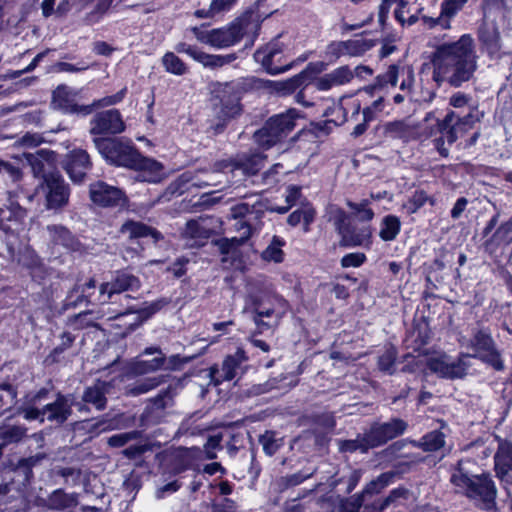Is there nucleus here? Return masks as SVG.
<instances>
[{"label":"nucleus","instance_id":"f8f14e48","mask_svg":"<svg viewBox=\"0 0 512 512\" xmlns=\"http://www.w3.org/2000/svg\"><path fill=\"white\" fill-rule=\"evenodd\" d=\"M141 282L135 275L118 270L114 273L110 281L104 282L99 287V301L112 302L114 296L127 291H136L140 288Z\"/></svg>","mask_w":512,"mask_h":512},{"label":"nucleus","instance_id":"69168bd1","mask_svg":"<svg viewBox=\"0 0 512 512\" xmlns=\"http://www.w3.org/2000/svg\"><path fill=\"white\" fill-rule=\"evenodd\" d=\"M366 255L361 252H353L344 255L341 259L343 268L360 267L366 261Z\"/></svg>","mask_w":512,"mask_h":512},{"label":"nucleus","instance_id":"c9c22d12","mask_svg":"<svg viewBox=\"0 0 512 512\" xmlns=\"http://www.w3.org/2000/svg\"><path fill=\"white\" fill-rule=\"evenodd\" d=\"M27 436V428L23 425H5L0 427V441L2 446L18 444Z\"/></svg>","mask_w":512,"mask_h":512},{"label":"nucleus","instance_id":"3c124183","mask_svg":"<svg viewBox=\"0 0 512 512\" xmlns=\"http://www.w3.org/2000/svg\"><path fill=\"white\" fill-rule=\"evenodd\" d=\"M397 359V350L394 347L387 348L383 354L378 357V368L387 374L395 372V363Z\"/></svg>","mask_w":512,"mask_h":512},{"label":"nucleus","instance_id":"e433bc0d","mask_svg":"<svg viewBox=\"0 0 512 512\" xmlns=\"http://www.w3.org/2000/svg\"><path fill=\"white\" fill-rule=\"evenodd\" d=\"M166 376L165 375H159L154 377H149L142 379L140 381H137L136 383L130 385L127 387V394L130 396H139L141 394H145L159 385L165 383Z\"/></svg>","mask_w":512,"mask_h":512},{"label":"nucleus","instance_id":"f704fd0d","mask_svg":"<svg viewBox=\"0 0 512 512\" xmlns=\"http://www.w3.org/2000/svg\"><path fill=\"white\" fill-rule=\"evenodd\" d=\"M401 231L400 219L395 215H386L380 223L379 237L385 242L393 241Z\"/></svg>","mask_w":512,"mask_h":512},{"label":"nucleus","instance_id":"412c9836","mask_svg":"<svg viewBox=\"0 0 512 512\" xmlns=\"http://www.w3.org/2000/svg\"><path fill=\"white\" fill-rule=\"evenodd\" d=\"M373 243V228L370 225L357 226L350 224L340 236L339 245L341 247L370 248Z\"/></svg>","mask_w":512,"mask_h":512},{"label":"nucleus","instance_id":"680f3d73","mask_svg":"<svg viewBox=\"0 0 512 512\" xmlns=\"http://www.w3.org/2000/svg\"><path fill=\"white\" fill-rule=\"evenodd\" d=\"M259 441L262 444L264 452L269 456L274 455L281 446V443L275 438L273 432H266L260 437Z\"/></svg>","mask_w":512,"mask_h":512},{"label":"nucleus","instance_id":"2f4dec72","mask_svg":"<svg viewBox=\"0 0 512 512\" xmlns=\"http://www.w3.org/2000/svg\"><path fill=\"white\" fill-rule=\"evenodd\" d=\"M409 490L404 487H397L390 491L383 500L374 502L371 506H365L364 512H383L390 505H398L401 500L409 498Z\"/></svg>","mask_w":512,"mask_h":512},{"label":"nucleus","instance_id":"37998d69","mask_svg":"<svg viewBox=\"0 0 512 512\" xmlns=\"http://www.w3.org/2000/svg\"><path fill=\"white\" fill-rule=\"evenodd\" d=\"M284 245L285 241L282 238L274 236L270 244L262 252V259L265 261H272L275 263L282 262L284 259V252L282 250V247Z\"/></svg>","mask_w":512,"mask_h":512},{"label":"nucleus","instance_id":"c03bdc74","mask_svg":"<svg viewBox=\"0 0 512 512\" xmlns=\"http://www.w3.org/2000/svg\"><path fill=\"white\" fill-rule=\"evenodd\" d=\"M338 443L339 449L342 452L352 453L355 451H360L362 453H365L369 449H372L366 432L362 435H358L356 439L340 440Z\"/></svg>","mask_w":512,"mask_h":512},{"label":"nucleus","instance_id":"f3484780","mask_svg":"<svg viewBox=\"0 0 512 512\" xmlns=\"http://www.w3.org/2000/svg\"><path fill=\"white\" fill-rule=\"evenodd\" d=\"M91 201L101 207H117L125 203L124 193L103 181L92 183L89 188Z\"/></svg>","mask_w":512,"mask_h":512},{"label":"nucleus","instance_id":"bf43d9fd","mask_svg":"<svg viewBox=\"0 0 512 512\" xmlns=\"http://www.w3.org/2000/svg\"><path fill=\"white\" fill-rule=\"evenodd\" d=\"M175 394V388L172 385H169L152 399V408L164 410L168 406L167 400L171 401Z\"/></svg>","mask_w":512,"mask_h":512},{"label":"nucleus","instance_id":"c85d7f7f","mask_svg":"<svg viewBox=\"0 0 512 512\" xmlns=\"http://www.w3.org/2000/svg\"><path fill=\"white\" fill-rule=\"evenodd\" d=\"M139 163L134 166L133 169L140 170L138 178L141 181L149 182V183H158L163 178V166L161 163L143 157L141 154L138 159Z\"/></svg>","mask_w":512,"mask_h":512},{"label":"nucleus","instance_id":"7ed1b4c3","mask_svg":"<svg viewBox=\"0 0 512 512\" xmlns=\"http://www.w3.org/2000/svg\"><path fill=\"white\" fill-rule=\"evenodd\" d=\"M298 117L296 109H289L285 113L272 116L261 129L254 133L255 142L264 149L271 148L288 136L294 129L295 120Z\"/></svg>","mask_w":512,"mask_h":512},{"label":"nucleus","instance_id":"c756f323","mask_svg":"<svg viewBox=\"0 0 512 512\" xmlns=\"http://www.w3.org/2000/svg\"><path fill=\"white\" fill-rule=\"evenodd\" d=\"M478 38L490 55L499 52L501 48L500 33L495 23L484 22L479 28Z\"/></svg>","mask_w":512,"mask_h":512},{"label":"nucleus","instance_id":"39448f33","mask_svg":"<svg viewBox=\"0 0 512 512\" xmlns=\"http://www.w3.org/2000/svg\"><path fill=\"white\" fill-rule=\"evenodd\" d=\"M287 311V302L277 296H268V305L258 296L253 298V321L258 333L278 326Z\"/></svg>","mask_w":512,"mask_h":512},{"label":"nucleus","instance_id":"6e6552de","mask_svg":"<svg viewBox=\"0 0 512 512\" xmlns=\"http://www.w3.org/2000/svg\"><path fill=\"white\" fill-rule=\"evenodd\" d=\"M266 157L261 153H242L233 159L217 161L213 165V171L232 173L234 176L240 173L243 176L256 175L265 165Z\"/></svg>","mask_w":512,"mask_h":512},{"label":"nucleus","instance_id":"4be33fe9","mask_svg":"<svg viewBox=\"0 0 512 512\" xmlns=\"http://www.w3.org/2000/svg\"><path fill=\"white\" fill-rule=\"evenodd\" d=\"M96 283L90 279L83 285L76 284L69 292L64 302V308L77 307L82 303L87 304H106L99 301V293L95 294Z\"/></svg>","mask_w":512,"mask_h":512},{"label":"nucleus","instance_id":"473e14b6","mask_svg":"<svg viewBox=\"0 0 512 512\" xmlns=\"http://www.w3.org/2000/svg\"><path fill=\"white\" fill-rule=\"evenodd\" d=\"M113 1L114 0H93L90 10L87 11L83 17V22L91 26L102 21L111 9Z\"/></svg>","mask_w":512,"mask_h":512},{"label":"nucleus","instance_id":"ddd939ff","mask_svg":"<svg viewBox=\"0 0 512 512\" xmlns=\"http://www.w3.org/2000/svg\"><path fill=\"white\" fill-rule=\"evenodd\" d=\"M125 130V123L122 115L117 109H109L96 113L90 120V134L116 135Z\"/></svg>","mask_w":512,"mask_h":512},{"label":"nucleus","instance_id":"a18cd8bd","mask_svg":"<svg viewBox=\"0 0 512 512\" xmlns=\"http://www.w3.org/2000/svg\"><path fill=\"white\" fill-rule=\"evenodd\" d=\"M470 354H461L456 361L448 362L447 370L444 374V378L456 379L462 378L466 375L469 363L467 359L470 358Z\"/></svg>","mask_w":512,"mask_h":512},{"label":"nucleus","instance_id":"79ce46f5","mask_svg":"<svg viewBox=\"0 0 512 512\" xmlns=\"http://www.w3.org/2000/svg\"><path fill=\"white\" fill-rule=\"evenodd\" d=\"M76 503L77 500L74 495L67 494L61 489L55 490L48 498V506L54 510H64L75 506Z\"/></svg>","mask_w":512,"mask_h":512},{"label":"nucleus","instance_id":"58836bf2","mask_svg":"<svg viewBox=\"0 0 512 512\" xmlns=\"http://www.w3.org/2000/svg\"><path fill=\"white\" fill-rule=\"evenodd\" d=\"M494 346L495 342L491 334L484 329L476 331L470 340V343L467 345V347L473 349L475 352L473 355H479L483 352L491 350Z\"/></svg>","mask_w":512,"mask_h":512},{"label":"nucleus","instance_id":"e2e57ef3","mask_svg":"<svg viewBox=\"0 0 512 512\" xmlns=\"http://www.w3.org/2000/svg\"><path fill=\"white\" fill-rule=\"evenodd\" d=\"M108 426V414L96 421L89 420L86 421L85 423V428L87 429V431L94 435H99L100 433L109 431Z\"/></svg>","mask_w":512,"mask_h":512},{"label":"nucleus","instance_id":"6ab92c4d","mask_svg":"<svg viewBox=\"0 0 512 512\" xmlns=\"http://www.w3.org/2000/svg\"><path fill=\"white\" fill-rule=\"evenodd\" d=\"M73 401L71 394L58 393L54 401L43 406L45 421L62 425L72 414Z\"/></svg>","mask_w":512,"mask_h":512},{"label":"nucleus","instance_id":"72a5a7b5","mask_svg":"<svg viewBox=\"0 0 512 512\" xmlns=\"http://www.w3.org/2000/svg\"><path fill=\"white\" fill-rule=\"evenodd\" d=\"M212 234V229L207 225L206 219L190 220L187 222L184 235L194 239L197 244L202 240L208 239Z\"/></svg>","mask_w":512,"mask_h":512},{"label":"nucleus","instance_id":"f03ea898","mask_svg":"<svg viewBox=\"0 0 512 512\" xmlns=\"http://www.w3.org/2000/svg\"><path fill=\"white\" fill-rule=\"evenodd\" d=\"M470 460H460L452 469L450 482L456 492L466 495L478 502V506L486 511H496L497 489L489 475H474Z\"/></svg>","mask_w":512,"mask_h":512},{"label":"nucleus","instance_id":"8fccbe9b","mask_svg":"<svg viewBox=\"0 0 512 512\" xmlns=\"http://www.w3.org/2000/svg\"><path fill=\"white\" fill-rule=\"evenodd\" d=\"M385 136L391 139H404L411 133L410 126L403 120L388 122L384 126Z\"/></svg>","mask_w":512,"mask_h":512},{"label":"nucleus","instance_id":"1a4fd4ad","mask_svg":"<svg viewBox=\"0 0 512 512\" xmlns=\"http://www.w3.org/2000/svg\"><path fill=\"white\" fill-rule=\"evenodd\" d=\"M250 85L249 80L241 79L226 83L220 91L219 105L215 111L219 119L226 121L234 118L241 112V94Z\"/></svg>","mask_w":512,"mask_h":512},{"label":"nucleus","instance_id":"dca6fc26","mask_svg":"<svg viewBox=\"0 0 512 512\" xmlns=\"http://www.w3.org/2000/svg\"><path fill=\"white\" fill-rule=\"evenodd\" d=\"M246 360L245 352L241 349H238L233 355H228L223 360L221 368L214 365L209 369L211 382L217 386L224 381L233 380Z\"/></svg>","mask_w":512,"mask_h":512},{"label":"nucleus","instance_id":"49530a36","mask_svg":"<svg viewBox=\"0 0 512 512\" xmlns=\"http://www.w3.org/2000/svg\"><path fill=\"white\" fill-rule=\"evenodd\" d=\"M162 65L166 72L182 76L187 73V66L185 63L173 52H166L162 57Z\"/></svg>","mask_w":512,"mask_h":512},{"label":"nucleus","instance_id":"9d476101","mask_svg":"<svg viewBox=\"0 0 512 512\" xmlns=\"http://www.w3.org/2000/svg\"><path fill=\"white\" fill-rule=\"evenodd\" d=\"M193 31L199 41L222 49L238 43L242 39L245 29L241 21H235L228 26L207 32H198L197 28H194Z\"/></svg>","mask_w":512,"mask_h":512},{"label":"nucleus","instance_id":"4d7b16f0","mask_svg":"<svg viewBox=\"0 0 512 512\" xmlns=\"http://www.w3.org/2000/svg\"><path fill=\"white\" fill-rule=\"evenodd\" d=\"M452 19L453 18L451 16H449L448 14H445V12L443 11V8H441L440 15L436 18L427 17V16L422 17L423 24L425 26H427L428 28H435V27L439 26L441 29H444V30L451 29Z\"/></svg>","mask_w":512,"mask_h":512},{"label":"nucleus","instance_id":"4c0bfd02","mask_svg":"<svg viewBox=\"0 0 512 512\" xmlns=\"http://www.w3.org/2000/svg\"><path fill=\"white\" fill-rule=\"evenodd\" d=\"M413 444L426 452H434L444 446L445 435L441 431L434 430L424 435L419 441H414Z\"/></svg>","mask_w":512,"mask_h":512},{"label":"nucleus","instance_id":"f257e3e1","mask_svg":"<svg viewBox=\"0 0 512 512\" xmlns=\"http://www.w3.org/2000/svg\"><path fill=\"white\" fill-rule=\"evenodd\" d=\"M477 53L473 37L463 34L457 41L437 46L433 54V79L460 87L477 70Z\"/></svg>","mask_w":512,"mask_h":512},{"label":"nucleus","instance_id":"338daca9","mask_svg":"<svg viewBox=\"0 0 512 512\" xmlns=\"http://www.w3.org/2000/svg\"><path fill=\"white\" fill-rule=\"evenodd\" d=\"M448 362L449 361L447 356L445 355L440 357H433L428 360L427 366L432 372L439 374L441 377H444Z\"/></svg>","mask_w":512,"mask_h":512},{"label":"nucleus","instance_id":"052dcab7","mask_svg":"<svg viewBox=\"0 0 512 512\" xmlns=\"http://www.w3.org/2000/svg\"><path fill=\"white\" fill-rule=\"evenodd\" d=\"M345 48L347 55L360 56L370 48V44L363 39L347 40L345 41Z\"/></svg>","mask_w":512,"mask_h":512},{"label":"nucleus","instance_id":"a211bd4d","mask_svg":"<svg viewBox=\"0 0 512 512\" xmlns=\"http://www.w3.org/2000/svg\"><path fill=\"white\" fill-rule=\"evenodd\" d=\"M175 50L178 53H185L193 58L195 61L201 63L204 67L207 68H218L224 65L230 64L236 59L235 54L228 55H212L207 54L201 50H199L195 46H191L185 42H180L176 44Z\"/></svg>","mask_w":512,"mask_h":512},{"label":"nucleus","instance_id":"a19ab883","mask_svg":"<svg viewBox=\"0 0 512 512\" xmlns=\"http://www.w3.org/2000/svg\"><path fill=\"white\" fill-rule=\"evenodd\" d=\"M395 476V472L388 471L380 474L376 479L370 481L360 494L363 495V500L367 495L379 494L384 488L393 482Z\"/></svg>","mask_w":512,"mask_h":512},{"label":"nucleus","instance_id":"0eeeda50","mask_svg":"<svg viewBox=\"0 0 512 512\" xmlns=\"http://www.w3.org/2000/svg\"><path fill=\"white\" fill-rule=\"evenodd\" d=\"M38 189L45 199L47 210L59 211L69 204L70 186L61 173L46 174Z\"/></svg>","mask_w":512,"mask_h":512},{"label":"nucleus","instance_id":"20e7f679","mask_svg":"<svg viewBox=\"0 0 512 512\" xmlns=\"http://www.w3.org/2000/svg\"><path fill=\"white\" fill-rule=\"evenodd\" d=\"M93 143L98 152L111 164L134 168L140 153L129 143L116 138L95 137Z\"/></svg>","mask_w":512,"mask_h":512},{"label":"nucleus","instance_id":"5701e85b","mask_svg":"<svg viewBox=\"0 0 512 512\" xmlns=\"http://www.w3.org/2000/svg\"><path fill=\"white\" fill-rule=\"evenodd\" d=\"M119 233L132 241H140L150 237L154 243H157L160 239H162V234L155 228L135 220L125 221L121 225Z\"/></svg>","mask_w":512,"mask_h":512},{"label":"nucleus","instance_id":"774afa93","mask_svg":"<svg viewBox=\"0 0 512 512\" xmlns=\"http://www.w3.org/2000/svg\"><path fill=\"white\" fill-rule=\"evenodd\" d=\"M363 502V495L356 494L342 503L340 512H359Z\"/></svg>","mask_w":512,"mask_h":512},{"label":"nucleus","instance_id":"864d4df0","mask_svg":"<svg viewBox=\"0 0 512 512\" xmlns=\"http://www.w3.org/2000/svg\"><path fill=\"white\" fill-rule=\"evenodd\" d=\"M141 437V432L137 430L119 433L110 436L107 439V444L110 447L120 448L128 444L130 441L136 440Z\"/></svg>","mask_w":512,"mask_h":512},{"label":"nucleus","instance_id":"cd10ccee","mask_svg":"<svg viewBox=\"0 0 512 512\" xmlns=\"http://www.w3.org/2000/svg\"><path fill=\"white\" fill-rule=\"evenodd\" d=\"M111 389V384L106 381L97 380L93 385L85 388L82 400L85 403L92 404L98 411L106 408L107 397Z\"/></svg>","mask_w":512,"mask_h":512},{"label":"nucleus","instance_id":"de8ad7c7","mask_svg":"<svg viewBox=\"0 0 512 512\" xmlns=\"http://www.w3.org/2000/svg\"><path fill=\"white\" fill-rule=\"evenodd\" d=\"M166 364L165 355L156 356L151 360H139L133 365L136 374H147L162 369Z\"/></svg>","mask_w":512,"mask_h":512},{"label":"nucleus","instance_id":"2eb2a0df","mask_svg":"<svg viewBox=\"0 0 512 512\" xmlns=\"http://www.w3.org/2000/svg\"><path fill=\"white\" fill-rule=\"evenodd\" d=\"M77 95L78 92L68 86H58L53 92L52 104L55 109L66 114L89 115L92 107L79 105L76 101Z\"/></svg>","mask_w":512,"mask_h":512},{"label":"nucleus","instance_id":"13d9d810","mask_svg":"<svg viewBox=\"0 0 512 512\" xmlns=\"http://www.w3.org/2000/svg\"><path fill=\"white\" fill-rule=\"evenodd\" d=\"M332 221L336 232L339 236L348 228L351 224L349 215L342 209L337 208L333 211Z\"/></svg>","mask_w":512,"mask_h":512},{"label":"nucleus","instance_id":"9b49d317","mask_svg":"<svg viewBox=\"0 0 512 512\" xmlns=\"http://www.w3.org/2000/svg\"><path fill=\"white\" fill-rule=\"evenodd\" d=\"M283 45L278 41H273L256 50L254 59L257 63L272 75H277L290 70L294 62L285 63L283 61Z\"/></svg>","mask_w":512,"mask_h":512},{"label":"nucleus","instance_id":"b1692460","mask_svg":"<svg viewBox=\"0 0 512 512\" xmlns=\"http://www.w3.org/2000/svg\"><path fill=\"white\" fill-rule=\"evenodd\" d=\"M497 452L494 456L495 471L499 479L508 481V473L512 471V442L496 436Z\"/></svg>","mask_w":512,"mask_h":512},{"label":"nucleus","instance_id":"393cba45","mask_svg":"<svg viewBox=\"0 0 512 512\" xmlns=\"http://www.w3.org/2000/svg\"><path fill=\"white\" fill-rule=\"evenodd\" d=\"M26 218V210L12 203L7 210L0 212V229L12 235L18 234Z\"/></svg>","mask_w":512,"mask_h":512},{"label":"nucleus","instance_id":"6e6d98bb","mask_svg":"<svg viewBox=\"0 0 512 512\" xmlns=\"http://www.w3.org/2000/svg\"><path fill=\"white\" fill-rule=\"evenodd\" d=\"M134 422V416H128L124 413H120L111 417L108 415L109 431L129 428L133 426Z\"/></svg>","mask_w":512,"mask_h":512},{"label":"nucleus","instance_id":"5fc2aeb1","mask_svg":"<svg viewBox=\"0 0 512 512\" xmlns=\"http://www.w3.org/2000/svg\"><path fill=\"white\" fill-rule=\"evenodd\" d=\"M471 357H477L481 359L483 362L491 365L495 370L501 371L504 369V364L501 359L499 351L496 349V347H492L491 350H488L486 352H483L479 355H470Z\"/></svg>","mask_w":512,"mask_h":512},{"label":"nucleus","instance_id":"a878e982","mask_svg":"<svg viewBox=\"0 0 512 512\" xmlns=\"http://www.w3.org/2000/svg\"><path fill=\"white\" fill-rule=\"evenodd\" d=\"M353 77L354 73L348 66H341L318 78L314 82V86L317 90L327 91L333 87L349 83Z\"/></svg>","mask_w":512,"mask_h":512},{"label":"nucleus","instance_id":"603ef678","mask_svg":"<svg viewBox=\"0 0 512 512\" xmlns=\"http://www.w3.org/2000/svg\"><path fill=\"white\" fill-rule=\"evenodd\" d=\"M170 303V299L168 298H159L149 303H145L144 306L137 311L139 317L142 320H146L153 316L155 313L160 311L162 308L167 306Z\"/></svg>","mask_w":512,"mask_h":512},{"label":"nucleus","instance_id":"4468645a","mask_svg":"<svg viewBox=\"0 0 512 512\" xmlns=\"http://www.w3.org/2000/svg\"><path fill=\"white\" fill-rule=\"evenodd\" d=\"M407 423L400 418H393L384 423H373L366 431L370 446L376 448L402 435L407 429Z\"/></svg>","mask_w":512,"mask_h":512},{"label":"nucleus","instance_id":"ea45409f","mask_svg":"<svg viewBox=\"0 0 512 512\" xmlns=\"http://www.w3.org/2000/svg\"><path fill=\"white\" fill-rule=\"evenodd\" d=\"M370 200L363 199L360 202L346 200V205L352 210V215L360 222L366 223L373 220L375 213L370 207Z\"/></svg>","mask_w":512,"mask_h":512},{"label":"nucleus","instance_id":"09e8293b","mask_svg":"<svg viewBox=\"0 0 512 512\" xmlns=\"http://www.w3.org/2000/svg\"><path fill=\"white\" fill-rule=\"evenodd\" d=\"M512 233V217L502 223L494 232V234L485 242V245L488 247L489 245H500V244H509L511 242Z\"/></svg>","mask_w":512,"mask_h":512},{"label":"nucleus","instance_id":"aec40b11","mask_svg":"<svg viewBox=\"0 0 512 512\" xmlns=\"http://www.w3.org/2000/svg\"><path fill=\"white\" fill-rule=\"evenodd\" d=\"M91 167L92 162L87 151L74 149L67 155L65 170L74 183H82Z\"/></svg>","mask_w":512,"mask_h":512},{"label":"nucleus","instance_id":"7c9ffc66","mask_svg":"<svg viewBox=\"0 0 512 512\" xmlns=\"http://www.w3.org/2000/svg\"><path fill=\"white\" fill-rule=\"evenodd\" d=\"M52 152L40 150L37 155L29 154L28 161L32 167L34 176L42 178L44 180L45 175L49 173H60L52 169L51 157Z\"/></svg>","mask_w":512,"mask_h":512},{"label":"nucleus","instance_id":"bb28decb","mask_svg":"<svg viewBox=\"0 0 512 512\" xmlns=\"http://www.w3.org/2000/svg\"><path fill=\"white\" fill-rule=\"evenodd\" d=\"M46 230L53 246H61L67 251H78L80 249V242L66 227L48 225Z\"/></svg>","mask_w":512,"mask_h":512},{"label":"nucleus","instance_id":"0e129e2a","mask_svg":"<svg viewBox=\"0 0 512 512\" xmlns=\"http://www.w3.org/2000/svg\"><path fill=\"white\" fill-rule=\"evenodd\" d=\"M126 92H127V89L123 88L114 95L106 96V97H103L101 99L94 101L93 104L90 106L93 109L94 107H107V106L115 105L124 99Z\"/></svg>","mask_w":512,"mask_h":512},{"label":"nucleus","instance_id":"423d86ee","mask_svg":"<svg viewBox=\"0 0 512 512\" xmlns=\"http://www.w3.org/2000/svg\"><path fill=\"white\" fill-rule=\"evenodd\" d=\"M483 113L473 106L469 112L460 116L455 111H449L442 120L437 119L438 131L445 136L447 143L452 145L457 139L474 128L480 122Z\"/></svg>","mask_w":512,"mask_h":512}]
</instances>
